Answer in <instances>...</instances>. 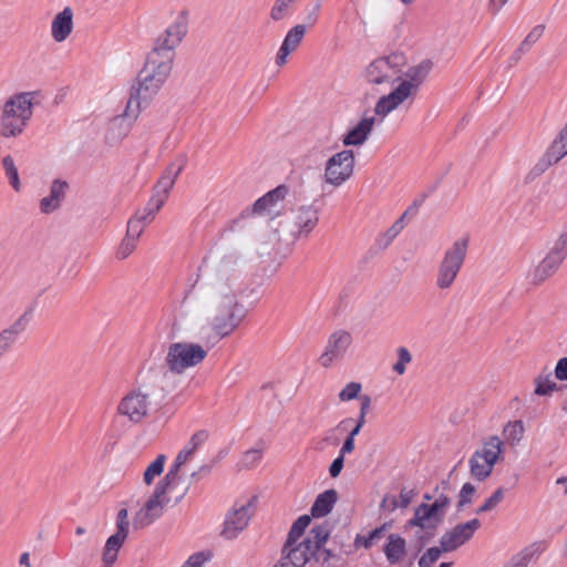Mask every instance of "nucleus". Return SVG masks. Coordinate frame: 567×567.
<instances>
[{
    "instance_id": "57",
    "label": "nucleus",
    "mask_w": 567,
    "mask_h": 567,
    "mask_svg": "<svg viewBox=\"0 0 567 567\" xmlns=\"http://www.w3.org/2000/svg\"><path fill=\"white\" fill-rule=\"evenodd\" d=\"M383 530H384L383 527L382 528H375L374 530H372L370 533L369 537L364 539L363 546L365 548L371 547L377 539H380L382 537Z\"/></svg>"
},
{
    "instance_id": "4",
    "label": "nucleus",
    "mask_w": 567,
    "mask_h": 567,
    "mask_svg": "<svg viewBox=\"0 0 567 567\" xmlns=\"http://www.w3.org/2000/svg\"><path fill=\"white\" fill-rule=\"evenodd\" d=\"M174 61L158 53L150 52L136 83L130 89V109L136 111L138 105L146 109L157 96L169 78Z\"/></svg>"
},
{
    "instance_id": "61",
    "label": "nucleus",
    "mask_w": 567,
    "mask_h": 567,
    "mask_svg": "<svg viewBox=\"0 0 567 567\" xmlns=\"http://www.w3.org/2000/svg\"><path fill=\"white\" fill-rule=\"evenodd\" d=\"M360 400H361V408H360L359 417H362V420H365L367 412L370 409L371 399L368 395H363L360 398Z\"/></svg>"
},
{
    "instance_id": "2",
    "label": "nucleus",
    "mask_w": 567,
    "mask_h": 567,
    "mask_svg": "<svg viewBox=\"0 0 567 567\" xmlns=\"http://www.w3.org/2000/svg\"><path fill=\"white\" fill-rule=\"evenodd\" d=\"M194 456L193 453L183 449L178 452L165 476L156 484L136 513L133 520L134 528H144L159 518L166 507H174L187 495L193 480H197L203 472H209V466L203 465L198 471L186 476L184 468Z\"/></svg>"
},
{
    "instance_id": "38",
    "label": "nucleus",
    "mask_w": 567,
    "mask_h": 567,
    "mask_svg": "<svg viewBox=\"0 0 567 567\" xmlns=\"http://www.w3.org/2000/svg\"><path fill=\"white\" fill-rule=\"evenodd\" d=\"M311 517L309 515L300 516L291 526L286 542H300L305 529L309 526Z\"/></svg>"
},
{
    "instance_id": "17",
    "label": "nucleus",
    "mask_w": 567,
    "mask_h": 567,
    "mask_svg": "<svg viewBox=\"0 0 567 567\" xmlns=\"http://www.w3.org/2000/svg\"><path fill=\"white\" fill-rule=\"evenodd\" d=\"M352 343V336L344 330L333 332L328 340L324 352L319 358L323 368H329L337 359L342 358Z\"/></svg>"
},
{
    "instance_id": "1",
    "label": "nucleus",
    "mask_w": 567,
    "mask_h": 567,
    "mask_svg": "<svg viewBox=\"0 0 567 567\" xmlns=\"http://www.w3.org/2000/svg\"><path fill=\"white\" fill-rule=\"evenodd\" d=\"M247 288L243 271L226 258L203 276L198 286L200 320L196 331L206 346L214 347L237 329L244 318L240 300Z\"/></svg>"
},
{
    "instance_id": "44",
    "label": "nucleus",
    "mask_w": 567,
    "mask_h": 567,
    "mask_svg": "<svg viewBox=\"0 0 567 567\" xmlns=\"http://www.w3.org/2000/svg\"><path fill=\"white\" fill-rule=\"evenodd\" d=\"M138 239L132 238L130 236H126L123 238L122 243L120 244L116 257L121 260L126 259L135 250L136 244Z\"/></svg>"
},
{
    "instance_id": "23",
    "label": "nucleus",
    "mask_w": 567,
    "mask_h": 567,
    "mask_svg": "<svg viewBox=\"0 0 567 567\" xmlns=\"http://www.w3.org/2000/svg\"><path fill=\"white\" fill-rule=\"evenodd\" d=\"M564 260L565 259L561 256L557 255L553 250H549L548 254L535 267L532 276V282L535 286L545 282L548 278L557 272Z\"/></svg>"
},
{
    "instance_id": "48",
    "label": "nucleus",
    "mask_w": 567,
    "mask_h": 567,
    "mask_svg": "<svg viewBox=\"0 0 567 567\" xmlns=\"http://www.w3.org/2000/svg\"><path fill=\"white\" fill-rule=\"evenodd\" d=\"M208 433L204 430L197 431L192 435L183 450L189 451L195 455L197 449L207 440Z\"/></svg>"
},
{
    "instance_id": "12",
    "label": "nucleus",
    "mask_w": 567,
    "mask_h": 567,
    "mask_svg": "<svg viewBox=\"0 0 567 567\" xmlns=\"http://www.w3.org/2000/svg\"><path fill=\"white\" fill-rule=\"evenodd\" d=\"M257 496H251L246 501H238L228 511L224 527L220 532L221 537L227 540H233L243 533L252 517L256 509Z\"/></svg>"
},
{
    "instance_id": "56",
    "label": "nucleus",
    "mask_w": 567,
    "mask_h": 567,
    "mask_svg": "<svg viewBox=\"0 0 567 567\" xmlns=\"http://www.w3.org/2000/svg\"><path fill=\"white\" fill-rule=\"evenodd\" d=\"M128 520H116V533L114 534V536L125 540L128 535Z\"/></svg>"
},
{
    "instance_id": "53",
    "label": "nucleus",
    "mask_w": 567,
    "mask_h": 567,
    "mask_svg": "<svg viewBox=\"0 0 567 567\" xmlns=\"http://www.w3.org/2000/svg\"><path fill=\"white\" fill-rule=\"evenodd\" d=\"M208 556L205 553H197L192 555L183 567H204Z\"/></svg>"
},
{
    "instance_id": "26",
    "label": "nucleus",
    "mask_w": 567,
    "mask_h": 567,
    "mask_svg": "<svg viewBox=\"0 0 567 567\" xmlns=\"http://www.w3.org/2000/svg\"><path fill=\"white\" fill-rule=\"evenodd\" d=\"M68 188L69 184L65 181L54 179L51 185L50 195L43 197L40 202L41 212L44 214H50L56 210L61 206Z\"/></svg>"
},
{
    "instance_id": "42",
    "label": "nucleus",
    "mask_w": 567,
    "mask_h": 567,
    "mask_svg": "<svg viewBox=\"0 0 567 567\" xmlns=\"http://www.w3.org/2000/svg\"><path fill=\"white\" fill-rule=\"evenodd\" d=\"M396 352L398 361L393 364L392 369L394 372L402 375L405 373L406 364L412 361V355L410 351L404 347H400Z\"/></svg>"
},
{
    "instance_id": "32",
    "label": "nucleus",
    "mask_w": 567,
    "mask_h": 567,
    "mask_svg": "<svg viewBox=\"0 0 567 567\" xmlns=\"http://www.w3.org/2000/svg\"><path fill=\"white\" fill-rule=\"evenodd\" d=\"M124 542V539L118 538L114 535L107 538L102 555L104 567H112L114 565L117 558V554L121 547L123 546Z\"/></svg>"
},
{
    "instance_id": "13",
    "label": "nucleus",
    "mask_w": 567,
    "mask_h": 567,
    "mask_svg": "<svg viewBox=\"0 0 567 567\" xmlns=\"http://www.w3.org/2000/svg\"><path fill=\"white\" fill-rule=\"evenodd\" d=\"M186 33L187 19L184 14H179L167 29L157 37L151 52L167 56L169 60L174 61L175 49L181 44Z\"/></svg>"
},
{
    "instance_id": "33",
    "label": "nucleus",
    "mask_w": 567,
    "mask_h": 567,
    "mask_svg": "<svg viewBox=\"0 0 567 567\" xmlns=\"http://www.w3.org/2000/svg\"><path fill=\"white\" fill-rule=\"evenodd\" d=\"M405 217L406 213H404L400 218H398L390 228H388L384 233H382L377 243L381 248H386L391 245V243L402 233L405 227Z\"/></svg>"
},
{
    "instance_id": "15",
    "label": "nucleus",
    "mask_w": 567,
    "mask_h": 567,
    "mask_svg": "<svg viewBox=\"0 0 567 567\" xmlns=\"http://www.w3.org/2000/svg\"><path fill=\"white\" fill-rule=\"evenodd\" d=\"M400 69L391 58H380L369 64L365 79L373 85H392L400 79Z\"/></svg>"
},
{
    "instance_id": "58",
    "label": "nucleus",
    "mask_w": 567,
    "mask_h": 567,
    "mask_svg": "<svg viewBox=\"0 0 567 567\" xmlns=\"http://www.w3.org/2000/svg\"><path fill=\"white\" fill-rule=\"evenodd\" d=\"M343 467V456L339 455L330 465L329 472L332 477H337Z\"/></svg>"
},
{
    "instance_id": "37",
    "label": "nucleus",
    "mask_w": 567,
    "mask_h": 567,
    "mask_svg": "<svg viewBox=\"0 0 567 567\" xmlns=\"http://www.w3.org/2000/svg\"><path fill=\"white\" fill-rule=\"evenodd\" d=\"M2 166L10 185L16 192H20L21 182L19 178L18 167L11 155H7L2 158Z\"/></svg>"
},
{
    "instance_id": "54",
    "label": "nucleus",
    "mask_w": 567,
    "mask_h": 567,
    "mask_svg": "<svg viewBox=\"0 0 567 567\" xmlns=\"http://www.w3.org/2000/svg\"><path fill=\"white\" fill-rule=\"evenodd\" d=\"M415 496V492L413 489L402 488L400 493V503L398 504L394 501V506L408 507Z\"/></svg>"
},
{
    "instance_id": "34",
    "label": "nucleus",
    "mask_w": 567,
    "mask_h": 567,
    "mask_svg": "<svg viewBox=\"0 0 567 567\" xmlns=\"http://www.w3.org/2000/svg\"><path fill=\"white\" fill-rule=\"evenodd\" d=\"M525 426L520 420L508 422L503 430L506 442L512 446L517 445L523 440Z\"/></svg>"
},
{
    "instance_id": "20",
    "label": "nucleus",
    "mask_w": 567,
    "mask_h": 567,
    "mask_svg": "<svg viewBox=\"0 0 567 567\" xmlns=\"http://www.w3.org/2000/svg\"><path fill=\"white\" fill-rule=\"evenodd\" d=\"M289 193L286 185H279L258 198L250 208L251 215L272 214L279 205L285 200Z\"/></svg>"
},
{
    "instance_id": "45",
    "label": "nucleus",
    "mask_w": 567,
    "mask_h": 567,
    "mask_svg": "<svg viewBox=\"0 0 567 567\" xmlns=\"http://www.w3.org/2000/svg\"><path fill=\"white\" fill-rule=\"evenodd\" d=\"M476 492V488L471 483H465L460 492L458 502H457V511H462L466 505H470L473 501V496Z\"/></svg>"
},
{
    "instance_id": "47",
    "label": "nucleus",
    "mask_w": 567,
    "mask_h": 567,
    "mask_svg": "<svg viewBox=\"0 0 567 567\" xmlns=\"http://www.w3.org/2000/svg\"><path fill=\"white\" fill-rule=\"evenodd\" d=\"M443 551L444 550L442 549V546L429 548L426 553L419 559V566L431 567L440 558Z\"/></svg>"
},
{
    "instance_id": "62",
    "label": "nucleus",
    "mask_w": 567,
    "mask_h": 567,
    "mask_svg": "<svg viewBox=\"0 0 567 567\" xmlns=\"http://www.w3.org/2000/svg\"><path fill=\"white\" fill-rule=\"evenodd\" d=\"M354 450V439L348 436L343 442V445L340 450V455L344 457L346 454L351 453Z\"/></svg>"
},
{
    "instance_id": "36",
    "label": "nucleus",
    "mask_w": 567,
    "mask_h": 567,
    "mask_svg": "<svg viewBox=\"0 0 567 567\" xmlns=\"http://www.w3.org/2000/svg\"><path fill=\"white\" fill-rule=\"evenodd\" d=\"M330 535V529L327 524L313 526L303 539H309L312 546L319 551L327 543Z\"/></svg>"
},
{
    "instance_id": "41",
    "label": "nucleus",
    "mask_w": 567,
    "mask_h": 567,
    "mask_svg": "<svg viewBox=\"0 0 567 567\" xmlns=\"http://www.w3.org/2000/svg\"><path fill=\"white\" fill-rule=\"evenodd\" d=\"M162 209V207H157L156 204H153V199L151 198L146 205L145 208H143L142 210H137L135 213V217L144 225H148L151 224L154 218H155V215Z\"/></svg>"
},
{
    "instance_id": "49",
    "label": "nucleus",
    "mask_w": 567,
    "mask_h": 567,
    "mask_svg": "<svg viewBox=\"0 0 567 567\" xmlns=\"http://www.w3.org/2000/svg\"><path fill=\"white\" fill-rule=\"evenodd\" d=\"M362 386L358 382L348 383L339 393V399L342 402L351 401L358 398Z\"/></svg>"
},
{
    "instance_id": "52",
    "label": "nucleus",
    "mask_w": 567,
    "mask_h": 567,
    "mask_svg": "<svg viewBox=\"0 0 567 567\" xmlns=\"http://www.w3.org/2000/svg\"><path fill=\"white\" fill-rule=\"evenodd\" d=\"M450 505V498L446 495H440L432 504L429 506L437 514L444 516L445 508Z\"/></svg>"
},
{
    "instance_id": "60",
    "label": "nucleus",
    "mask_w": 567,
    "mask_h": 567,
    "mask_svg": "<svg viewBox=\"0 0 567 567\" xmlns=\"http://www.w3.org/2000/svg\"><path fill=\"white\" fill-rule=\"evenodd\" d=\"M321 9V3L317 2L313 9L307 16L308 25L312 27L318 22L319 11Z\"/></svg>"
},
{
    "instance_id": "31",
    "label": "nucleus",
    "mask_w": 567,
    "mask_h": 567,
    "mask_svg": "<svg viewBox=\"0 0 567 567\" xmlns=\"http://www.w3.org/2000/svg\"><path fill=\"white\" fill-rule=\"evenodd\" d=\"M384 553L390 563L395 564L400 561L405 553V540L398 535L391 534Z\"/></svg>"
},
{
    "instance_id": "43",
    "label": "nucleus",
    "mask_w": 567,
    "mask_h": 567,
    "mask_svg": "<svg viewBox=\"0 0 567 567\" xmlns=\"http://www.w3.org/2000/svg\"><path fill=\"white\" fill-rule=\"evenodd\" d=\"M504 498V488H497L491 497H488L482 506L476 509V514H482L494 509Z\"/></svg>"
},
{
    "instance_id": "10",
    "label": "nucleus",
    "mask_w": 567,
    "mask_h": 567,
    "mask_svg": "<svg viewBox=\"0 0 567 567\" xmlns=\"http://www.w3.org/2000/svg\"><path fill=\"white\" fill-rule=\"evenodd\" d=\"M354 167L355 157L353 151H340L327 159L321 177L322 182L332 188H340L352 178Z\"/></svg>"
},
{
    "instance_id": "63",
    "label": "nucleus",
    "mask_w": 567,
    "mask_h": 567,
    "mask_svg": "<svg viewBox=\"0 0 567 567\" xmlns=\"http://www.w3.org/2000/svg\"><path fill=\"white\" fill-rule=\"evenodd\" d=\"M508 0H489L488 9L493 13H497Z\"/></svg>"
},
{
    "instance_id": "46",
    "label": "nucleus",
    "mask_w": 567,
    "mask_h": 567,
    "mask_svg": "<svg viewBox=\"0 0 567 567\" xmlns=\"http://www.w3.org/2000/svg\"><path fill=\"white\" fill-rule=\"evenodd\" d=\"M544 32H545L544 24H538L535 28H533L532 31L525 38V40L522 42L518 51L523 52V51L529 49L533 44H535L543 37Z\"/></svg>"
},
{
    "instance_id": "21",
    "label": "nucleus",
    "mask_w": 567,
    "mask_h": 567,
    "mask_svg": "<svg viewBox=\"0 0 567 567\" xmlns=\"http://www.w3.org/2000/svg\"><path fill=\"white\" fill-rule=\"evenodd\" d=\"M306 31V24H296L287 32L276 55V64L278 66H284L287 63L288 56L299 48Z\"/></svg>"
},
{
    "instance_id": "18",
    "label": "nucleus",
    "mask_w": 567,
    "mask_h": 567,
    "mask_svg": "<svg viewBox=\"0 0 567 567\" xmlns=\"http://www.w3.org/2000/svg\"><path fill=\"white\" fill-rule=\"evenodd\" d=\"M184 159H181L178 163H172L167 166L158 182L153 188V204H156L157 207H163L165 202L167 200L171 190L173 189L175 182L183 171Z\"/></svg>"
},
{
    "instance_id": "6",
    "label": "nucleus",
    "mask_w": 567,
    "mask_h": 567,
    "mask_svg": "<svg viewBox=\"0 0 567 567\" xmlns=\"http://www.w3.org/2000/svg\"><path fill=\"white\" fill-rule=\"evenodd\" d=\"M468 243V237L463 236L444 251L436 271L435 284L439 289L447 290L454 285L467 256Z\"/></svg>"
},
{
    "instance_id": "27",
    "label": "nucleus",
    "mask_w": 567,
    "mask_h": 567,
    "mask_svg": "<svg viewBox=\"0 0 567 567\" xmlns=\"http://www.w3.org/2000/svg\"><path fill=\"white\" fill-rule=\"evenodd\" d=\"M29 312L23 313L10 328L0 332V357L9 350L17 337L27 329Z\"/></svg>"
},
{
    "instance_id": "30",
    "label": "nucleus",
    "mask_w": 567,
    "mask_h": 567,
    "mask_svg": "<svg viewBox=\"0 0 567 567\" xmlns=\"http://www.w3.org/2000/svg\"><path fill=\"white\" fill-rule=\"evenodd\" d=\"M534 383L535 394L540 396L550 395L553 392L560 389L559 385L553 381L551 371L548 368H545L543 372L535 378Z\"/></svg>"
},
{
    "instance_id": "22",
    "label": "nucleus",
    "mask_w": 567,
    "mask_h": 567,
    "mask_svg": "<svg viewBox=\"0 0 567 567\" xmlns=\"http://www.w3.org/2000/svg\"><path fill=\"white\" fill-rule=\"evenodd\" d=\"M74 11L71 7H65L58 12L51 22V37L56 43L64 42L74 29Z\"/></svg>"
},
{
    "instance_id": "5",
    "label": "nucleus",
    "mask_w": 567,
    "mask_h": 567,
    "mask_svg": "<svg viewBox=\"0 0 567 567\" xmlns=\"http://www.w3.org/2000/svg\"><path fill=\"white\" fill-rule=\"evenodd\" d=\"M432 65L430 60H424L409 68L403 75L400 74L398 85L390 93L382 95L375 103L374 114L384 120L406 101H412L432 70Z\"/></svg>"
},
{
    "instance_id": "29",
    "label": "nucleus",
    "mask_w": 567,
    "mask_h": 567,
    "mask_svg": "<svg viewBox=\"0 0 567 567\" xmlns=\"http://www.w3.org/2000/svg\"><path fill=\"white\" fill-rule=\"evenodd\" d=\"M30 120L11 117V116H0V134L6 137H16L23 133L25 126L28 125Z\"/></svg>"
},
{
    "instance_id": "28",
    "label": "nucleus",
    "mask_w": 567,
    "mask_h": 567,
    "mask_svg": "<svg viewBox=\"0 0 567 567\" xmlns=\"http://www.w3.org/2000/svg\"><path fill=\"white\" fill-rule=\"evenodd\" d=\"M338 501V493L336 489H328L319 494L311 507V515L313 517L327 516L333 508Z\"/></svg>"
},
{
    "instance_id": "51",
    "label": "nucleus",
    "mask_w": 567,
    "mask_h": 567,
    "mask_svg": "<svg viewBox=\"0 0 567 567\" xmlns=\"http://www.w3.org/2000/svg\"><path fill=\"white\" fill-rule=\"evenodd\" d=\"M145 226L133 216L127 223L126 236L138 239L144 231Z\"/></svg>"
},
{
    "instance_id": "64",
    "label": "nucleus",
    "mask_w": 567,
    "mask_h": 567,
    "mask_svg": "<svg viewBox=\"0 0 567 567\" xmlns=\"http://www.w3.org/2000/svg\"><path fill=\"white\" fill-rule=\"evenodd\" d=\"M365 420H362V417H358L355 426L351 430L348 436L354 439L361 431L362 426L364 425Z\"/></svg>"
},
{
    "instance_id": "16",
    "label": "nucleus",
    "mask_w": 567,
    "mask_h": 567,
    "mask_svg": "<svg viewBox=\"0 0 567 567\" xmlns=\"http://www.w3.org/2000/svg\"><path fill=\"white\" fill-rule=\"evenodd\" d=\"M480 527L481 520L477 518L455 525L441 537L440 545L442 546V549L445 553L457 549L470 540Z\"/></svg>"
},
{
    "instance_id": "40",
    "label": "nucleus",
    "mask_w": 567,
    "mask_h": 567,
    "mask_svg": "<svg viewBox=\"0 0 567 567\" xmlns=\"http://www.w3.org/2000/svg\"><path fill=\"white\" fill-rule=\"evenodd\" d=\"M297 0H276L270 10V18L280 21L288 16L289 9Z\"/></svg>"
},
{
    "instance_id": "11",
    "label": "nucleus",
    "mask_w": 567,
    "mask_h": 567,
    "mask_svg": "<svg viewBox=\"0 0 567 567\" xmlns=\"http://www.w3.org/2000/svg\"><path fill=\"white\" fill-rule=\"evenodd\" d=\"M309 539L300 542H286L279 560L274 567H313L319 563V551Z\"/></svg>"
},
{
    "instance_id": "14",
    "label": "nucleus",
    "mask_w": 567,
    "mask_h": 567,
    "mask_svg": "<svg viewBox=\"0 0 567 567\" xmlns=\"http://www.w3.org/2000/svg\"><path fill=\"white\" fill-rule=\"evenodd\" d=\"M130 99H127L125 109L122 114L110 120L106 131V140L111 144H116L124 140L131 132L132 125L140 117L144 107L138 105L137 112H131Z\"/></svg>"
},
{
    "instance_id": "9",
    "label": "nucleus",
    "mask_w": 567,
    "mask_h": 567,
    "mask_svg": "<svg viewBox=\"0 0 567 567\" xmlns=\"http://www.w3.org/2000/svg\"><path fill=\"white\" fill-rule=\"evenodd\" d=\"M152 409L151 394L141 388H134L118 401L116 413L131 424H141L150 416Z\"/></svg>"
},
{
    "instance_id": "7",
    "label": "nucleus",
    "mask_w": 567,
    "mask_h": 567,
    "mask_svg": "<svg viewBox=\"0 0 567 567\" xmlns=\"http://www.w3.org/2000/svg\"><path fill=\"white\" fill-rule=\"evenodd\" d=\"M504 442L497 435L486 437L482 447L474 452L470 458V472L477 481H485L493 472L495 464L501 460Z\"/></svg>"
},
{
    "instance_id": "8",
    "label": "nucleus",
    "mask_w": 567,
    "mask_h": 567,
    "mask_svg": "<svg viewBox=\"0 0 567 567\" xmlns=\"http://www.w3.org/2000/svg\"><path fill=\"white\" fill-rule=\"evenodd\" d=\"M206 355V349L199 343L174 342L167 349L165 365L171 372L182 374L202 363Z\"/></svg>"
},
{
    "instance_id": "35",
    "label": "nucleus",
    "mask_w": 567,
    "mask_h": 567,
    "mask_svg": "<svg viewBox=\"0 0 567 567\" xmlns=\"http://www.w3.org/2000/svg\"><path fill=\"white\" fill-rule=\"evenodd\" d=\"M166 456L164 454L157 455V457L146 467L143 474V482L150 486L154 480L159 477L164 472Z\"/></svg>"
},
{
    "instance_id": "24",
    "label": "nucleus",
    "mask_w": 567,
    "mask_h": 567,
    "mask_svg": "<svg viewBox=\"0 0 567 567\" xmlns=\"http://www.w3.org/2000/svg\"><path fill=\"white\" fill-rule=\"evenodd\" d=\"M377 117H364L353 128H351L342 138L344 146H360L369 137L377 122H382L378 115Z\"/></svg>"
},
{
    "instance_id": "59",
    "label": "nucleus",
    "mask_w": 567,
    "mask_h": 567,
    "mask_svg": "<svg viewBox=\"0 0 567 567\" xmlns=\"http://www.w3.org/2000/svg\"><path fill=\"white\" fill-rule=\"evenodd\" d=\"M336 555L332 553L331 549H319V561H321V565L323 567H329L330 559L334 558Z\"/></svg>"
},
{
    "instance_id": "3",
    "label": "nucleus",
    "mask_w": 567,
    "mask_h": 567,
    "mask_svg": "<svg viewBox=\"0 0 567 567\" xmlns=\"http://www.w3.org/2000/svg\"><path fill=\"white\" fill-rule=\"evenodd\" d=\"M319 223V209L313 204H303L291 208L286 224L277 217L270 218L267 224L257 230L255 241L261 246H275L282 235L293 239L307 238Z\"/></svg>"
},
{
    "instance_id": "19",
    "label": "nucleus",
    "mask_w": 567,
    "mask_h": 567,
    "mask_svg": "<svg viewBox=\"0 0 567 567\" xmlns=\"http://www.w3.org/2000/svg\"><path fill=\"white\" fill-rule=\"evenodd\" d=\"M35 95L37 92H22L12 95L3 104L1 115L30 120L33 114Z\"/></svg>"
},
{
    "instance_id": "39",
    "label": "nucleus",
    "mask_w": 567,
    "mask_h": 567,
    "mask_svg": "<svg viewBox=\"0 0 567 567\" xmlns=\"http://www.w3.org/2000/svg\"><path fill=\"white\" fill-rule=\"evenodd\" d=\"M265 446L262 443L257 444L255 447L246 451L241 457V464L245 467H252L258 464L262 457Z\"/></svg>"
},
{
    "instance_id": "55",
    "label": "nucleus",
    "mask_w": 567,
    "mask_h": 567,
    "mask_svg": "<svg viewBox=\"0 0 567 567\" xmlns=\"http://www.w3.org/2000/svg\"><path fill=\"white\" fill-rule=\"evenodd\" d=\"M555 377L560 381L567 380V358H561L558 360L555 368Z\"/></svg>"
},
{
    "instance_id": "50",
    "label": "nucleus",
    "mask_w": 567,
    "mask_h": 567,
    "mask_svg": "<svg viewBox=\"0 0 567 567\" xmlns=\"http://www.w3.org/2000/svg\"><path fill=\"white\" fill-rule=\"evenodd\" d=\"M554 252L561 256L564 259L567 257V226L565 229L559 234L558 238L556 239L554 246L550 248Z\"/></svg>"
},
{
    "instance_id": "25",
    "label": "nucleus",
    "mask_w": 567,
    "mask_h": 567,
    "mask_svg": "<svg viewBox=\"0 0 567 567\" xmlns=\"http://www.w3.org/2000/svg\"><path fill=\"white\" fill-rule=\"evenodd\" d=\"M442 520V515L435 513L429 504H421L415 508L414 517L409 520V526H416L425 530H434Z\"/></svg>"
}]
</instances>
